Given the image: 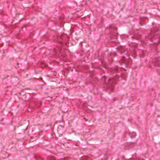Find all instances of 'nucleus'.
I'll return each instance as SVG.
<instances>
[{
	"mask_svg": "<svg viewBox=\"0 0 160 160\" xmlns=\"http://www.w3.org/2000/svg\"><path fill=\"white\" fill-rule=\"evenodd\" d=\"M102 80H105V77L104 76L103 78H102Z\"/></svg>",
	"mask_w": 160,
	"mask_h": 160,
	"instance_id": "obj_5",
	"label": "nucleus"
},
{
	"mask_svg": "<svg viewBox=\"0 0 160 160\" xmlns=\"http://www.w3.org/2000/svg\"><path fill=\"white\" fill-rule=\"evenodd\" d=\"M153 37L152 34H150V35H149L148 36V38L149 39H151Z\"/></svg>",
	"mask_w": 160,
	"mask_h": 160,
	"instance_id": "obj_3",
	"label": "nucleus"
},
{
	"mask_svg": "<svg viewBox=\"0 0 160 160\" xmlns=\"http://www.w3.org/2000/svg\"><path fill=\"white\" fill-rule=\"evenodd\" d=\"M133 135H135V133H133Z\"/></svg>",
	"mask_w": 160,
	"mask_h": 160,
	"instance_id": "obj_9",
	"label": "nucleus"
},
{
	"mask_svg": "<svg viewBox=\"0 0 160 160\" xmlns=\"http://www.w3.org/2000/svg\"><path fill=\"white\" fill-rule=\"evenodd\" d=\"M152 62L155 65H159V60L158 59H153L152 60Z\"/></svg>",
	"mask_w": 160,
	"mask_h": 160,
	"instance_id": "obj_1",
	"label": "nucleus"
},
{
	"mask_svg": "<svg viewBox=\"0 0 160 160\" xmlns=\"http://www.w3.org/2000/svg\"><path fill=\"white\" fill-rule=\"evenodd\" d=\"M108 80L109 81V82H110V84L111 85H112V84L114 83V82L115 81V79L113 78L112 79L109 78V79H108Z\"/></svg>",
	"mask_w": 160,
	"mask_h": 160,
	"instance_id": "obj_2",
	"label": "nucleus"
},
{
	"mask_svg": "<svg viewBox=\"0 0 160 160\" xmlns=\"http://www.w3.org/2000/svg\"><path fill=\"white\" fill-rule=\"evenodd\" d=\"M30 141L31 142H32V141H32V139H30Z\"/></svg>",
	"mask_w": 160,
	"mask_h": 160,
	"instance_id": "obj_7",
	"label": "nucleus"
},
{
	"mask_svg": "<svg viewBox=\"0 0 160 160\" xmlns=\"http://www.w3.org/2000/svg\"><path fill=\"white\" fill-rule=\"evenodd\" d=\"M123 61H124V62H126V63H127V61H125V60H124V59H123Z\"/></svg>",
	"mask_w": 160,
	"mask_h": 160,
	"instance_id": "obj_8",
	"label": "nucleus"
},
{
	"mask_svg": "<svg viewBox=\"0 0 160 160\" xmlns=\"http://www.w3.org/2000/svg\"><path fill=\"white\" fill-rule=\"evenodd\" d=\"M117 68H115L114 69V71L115 72H117Z\"/></svg>",
	"mask_w": 160,
	"mask_h": 160,
	"instance_id": "obj_4",
	"label": "nucleus"
},
{
	"mask_svg": "<svg viewBox=\"0 0 160 160\" xmlns=\"http://www.w3.org/2000/svg\"><path fill=\"white\" fill-rule=\"evenodd\" d=\"M110 89L111 90H112V88L111 87V88H110Z\"/></svg>",
	"mask_w": 160,
	"mask_h": 160,
	"instance_id": "obj_6",
	"label": "nucleus"
}]
</instances>
